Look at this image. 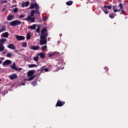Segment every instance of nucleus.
Wrapping results in <instances>:
<instances>
[{
  "instance_id": "42",
  "label": "nucleus",
  "mask_w": 128,
  "mask_h": 128,
  "mask_svg": "<svg viewBox=\"0 0 128 128\" xmlns=\"http://www.w3.org/2000/svg\"><path fill=\"white\" fill-rule=\"evenodd\" d=\"M48 20V17H43V22H46Z\"/></svg>"
},
{
  "instance_id": "48",
  "label": "nucleus",
  "mask_w": 128,
  "mask_h": 128,
  "mask_svg": "<svg viewBox=\"0 0 128 128\" xmlns=\"http://www.w3.org/2000/svg\"><path fill=\"white\" fill-rule=\"evenodd\" d=\"M4 10H6V8H3L2 9V11L4 12Z\"/></svg>"
},
{
  "instance_id": "1",
  "label": "nucleus",
  "mask_w": 128,
  "mask_h": 128,
  "mask_svg": "<svg viewBox=\"0 0 128 128\" xmlns=\"http://www.w3.org/2000/svg\"><path fill=\"white\" fill-rule=\"evenodd\" d=\"M48 36V28L44 27L41 30V35L40 36V46L46 44V37Z\"/></svg>"
},
{
  "instance_id": "54",
  "label": "nucleus",
  "mask_w": 128,
  "mask_h": 128,
  "mask_svg": "<svg viewBox=\"0 0 128 128\" xmlns=\"http://www.w3.org/2000/svg\"><path fill=\"white\" fill-rule=\"evenodd\" d=\"M60 36H62V34H60Z\"/></svg>"
},
{
  "instance_id": "14",
  "label": "nucleus",
  "mask_w": 128,
  "mask_h": 128,
  "mask_svg": "<svg viewBox=\"0 0 128 128\" xmlns=\"http://www.w3.org/2000/svg\"><path fill=\"white\" fill-rule=\"evenodd\" d=\"M6 42V38H2L0 40V44L2 46H4V44Z\"/></svg>"
},
{
  "instance_id": "51",
  "label": "nucleus",
  "mask_w": 128,
  "mask_h": 128,
  "mask_svg": "<svg viewBox=\"0 0 128 128\" xmlns=\"http://www.w3.org/2000/svg\"><path fill=\"white\" fill-rule=\"evenodd\" d=\"M22 86H26V84H24V83H22Z\"/></svg>"
},
{
  "instance_id": "30",
  "label": "nucleus",
  "mask_w": 128,
  "mask_h": 128,
  "mask_svg": "<svg viewBox=\"0 0 128 128\" xmlns=\"http://www.w3.org/2000/svg\"><path fill=\"white\" fill-rule=\"evenodd\" d=\"M22 46L23 48H26V46H28V44H26V42H24L22 44Z\"/></svg>"
},
{
  "instance_id": "50",
  "label": "nucleus",
  "mask_w": 128,
  "mask_h": 128,
  "mask_svg": "<svg viewBox=\"0 0 128 128\" xmlns=\"http://www.w3.org/2000/svg\"><path fill=\"white\" fill-rule=\"evenodd\" d=\"M58 44H60V41H58Z\"/></svg>"
},
{
  "instance_id": "18",
  "label": "nucleus",
  "mask_w": 128,
  "mask_h": 128,
  "mask_svg": "<svg viewBox=\"0 0 128 128\" xmlns=\"http://www.w3.org/2000/svg\"><path fill=\"white\" fill-rule=\"evenodd\" d=\"M6 26H3L2 28L0 30V32H6Z\"/></svg>"
},
{
  "instance_id": "13",
  "label": "nucleus",
  "mask_w": 128,
  "mask_h": 128,
  "mask_svg": "<svg viewBox=\"0 0 128 128\" xmlns=\"http://www.w3.org/2000/svg\"><path fill=\"white\" fill-rule=\"evenodd\" d=\"M36 76H30V78L26 80V79H24V80H34V78H36Z\"/></svg>"
},
{
  "instance_id": "23",
  "label": "nucleus",
  "mask_w": 128,
  "mask_h": 128,
  "mask_svg": "<svg viewBox=\"0 0 128 128\" xmlns=\"http://www.w3.org/2000/svg\"><path fill=\"white\" fill-rule=\"evenodd\" d=\"M4 45L0 44V52H4Z\"/></svg>"
},
{
  "instance_id": "9",
  "label": "nucleus",
  "mask_w": 128,
  "mask_h": 128,
  "mask_svg": "<svg viewBox=\"0 0 128 128\" xmlns=\"http://www.w3.org/2000/svg\"><path fill=\"white\" fill-rule=\"evenodd\" d=\"M118 8V6H112V10L114 12H120V10L117 9Z\"/></svg>"
},
{
  "instance_id": "46",
  "label": "nucleus",
  "mask_w": 128,
  "mask_h": 128,
  "mask_svg": "<svg viewBox=\"0 0 128 128\" xmlns=\"http://www.w3.org/2000/svg\"><path fill=\"white\" fill-rule=\"evenodd\" d=\"M44 70L46 72H48V68H44Z\"/></svg>"
},
{
  "instance_id": "43",
  "label": "nucleus",
  "mask_w": 128,
  "mask_h": 128,
  "mask_svg": "<svg viewBox=\"0 0 128 128\" xmlns=\"http://www.w3.org/2000/svg\"><path fill=\"white\" fill-rule=\"evenodd\" d=\"M124 14V10L122 9L121 10V12H120V14Z\"/></svg>"
},
{
  "instance_id": "37",
  "label": "nucleus",
  "mask_w": 128,
  "mask_h": 128,
  "mask_svg": "<svg viewBox=\"0 0 128 128\" xmlns=\"http://www.w3.org/2000/svg\"><path fill=\"white\" fill-rule=\"evenodd\" d=\"M45 67H46V66L41 67L40 68V69L39 70L40 72H42L43 70H44Z\"/></svg>"
},
{
  "instance_id": "15",
  "label": "nucleus",
  "mask_w": 128,
  "mask_h": 128,
  "mask_svg": "<svg viewBox=\"0 0 128 128\" xmlns=\"http://www.w3.org/2000/svg\"><path fill=\"white\" fill-rule=\"evenodd\" d=\"M37 56H40V58H44V56H46V55H44V54L42 52H40L38 54H37Z\"/></svg>"
},
{
  "instance_id": "21",
  "label": "nucleus",
  "mask_w": 128,
  "mask_h": 128,
  "mask_svg": "<svg viewBox=\"0 0 128 128\" xmlns=\"http://www.w3.org/2000/svg\"><path fill=\"white\" fill-rule=\"evenodd\" d=\"M32 16H30V15L28 16H27L25 20H26L27 22H30L32 20Z\"/></svg>"
},
{
  "instance_id": "47",
  "label": "nucleus",
  "mask_w": 128,
  "mask_h": 128,
  "mask_svg": "<svg viewBox=\"0 0 128 128\" xmlns=\"http://www.w3.org/2000/svg\"><path fill=\"white\" fill-rule=\"evenodd\" d=\"M22 6V8H24V6H26V4L24 2H23Z\"/></svg>"
},
{
  "instance_id": "45",
  "label": "nucleus",
  "mask_w": 128,
  "mask_h": 128,
  "mask_svg": "<svg viewBox=\"0 0 128 128\" xmlns=\"http://www.w3.org/2000/svg\"><path fill=\"white\" fill-rule=\"evenodd\" d=\"M22 70V68H16V69H15V70Z\"/></svg>"
},
{
  "instance_id": "27",
  "label": "nucleus",
  "mask_w": 128,
  "mask_h": 128,
  "mask_svg": "<svg viewBox=\"0 0 128 128\" xmlns=\"http://www.w3.org/2000/svg\"><path fill=\"white\" fill-rule=\"evenodd\" d=\"M36 66H37L36 64H30L28 65V68H36Z\"/></svg>"
},
{
  "instance_id": "34",
  "label": "nucleus",
  "mask_w": 128,
  "mask_h": 128,
  "mask_svg": "<svg viewBox=\"0 0 128 128\" xmlns=\"http://www.w3.org/2000/svg\"><path fill=\"white\" fill-rule=\"evenodd\" d=\"M31 84H32V86H36V84H37L36 82L32 81L31 83Z\"/></svg>"
},
{
  "instance_id": "20",
  "label": "nucleus",
  "mask_w": 128,
  "mask_h": 128,
  "mask_svg": "<svg viewBox=\"0 0 128 128\" xmlns=\"http://www.w3.org/2000/svg\"><path fill=\"white\" fill-rule=\"evenodd\" d=\"M34 14H36V10H32L30 14V16H34Z\"/></svg>"
},
{
  "instance_id": "31",
  "label": "nucleus",
  "mask_w": 128,
  "mask_h": 128,
  "mask_svg": "<svg viewBox=\"0 0 128 128\" xmlns=\"http://www.w3.org/2000/svg\"><path fill=\"white\" fill-rule=\"evenodd\" d=\"M11 56H12V52H9L6 55L7 58H11Z\"/></svg>"
},
{
  "instance_id": "24",
  "label": "nucleus",
  "mask_w": 128,
  "mask_h": 128,
  "mask_svg": "<svg viewBox=\"0 0 128 128\" xmlns=\"http://www.w3.org/2000/svg\"><path fill=\"white\" fill-rule=\"evenodd\" d=\"M114 16H116V15L114 13H111L109 14V17L110 18H114Z\"/></svg>"
},
{
  "instance_id": "25",
  "label": "nucleus",
  "mask_w": 128,
  "mask_h": 128,
  "mask_svg": "<svg viewBox=\"0 0 128 128\" xmlns=\"http://www.w3.org/2000/svg\"><path fill=\"white\" fill-rule=\"evenodd\" d=\"M74 2H72V1H68V2H66V6H72V4Z\"/></svg>"
},
{
  "instance_id": "6",
  "label": "nucleus",
  "mask_w": 128,
  "mask_h": 128,
  "mask_svg": "<svg viewBox=\"0 0 128 128\" xmlns=\"http://www.w3.org/2000/svg\"><path fill=\"white\" fill-rule=\"evenodd\" d=\"M9 78H10V80H16V78H18V74H13L11 75H10L8 76Z\"/></svg>"
},
{
  "instance_id": "10",
  "label": "nucleus",
  "mask_w": 128,
  "mask_h": 128,
  "mask_svg": "<svg viewBox=\"0 0 128 128\" xmlns=\"http://www.w3.org/2000/svg\"><path fill=\"white\" fill-rule=\"evenodd\" d=\"M30 48V50H38L40 48V46H31Z\"/></svg>"
},
{
  "instance_id": "7",
  "label": "nucleus",
  "mask_w": 128,
  "mask_h": 128,
  "mask_svg": "<svg viewBox=\"0 0 128 128\" xmlns=\"http://www.w3.org/2000/svg\"><path fill=\"white\" fill-rule=\"evenodd\" d=\"M15 36L17 40H24L26 38L24 36H22L16 35Z\"/></svg>"
},
{
  "instance_id": "8",
  "label": "nucleus",
  "mask_w": 128,
  "mask_h": 128,
  "mask_svg": "<svg viewBox=\"0 0 128 128\" xmlns=\"http://www.w3.org/2000/svg\"><path fill=\"white\" fill-rule=\"evenodd\" d=\"M12 64V61L10 60H6L2 64V66H8Z\"/></svg>"
},
{
  "instance_id": "17",
  "label": "nucleus",
  "mask_w": 128,
  "mask_h": 128,
  "mask_svg": "<svg viewBox=\"0 0 128 128\" xmlns=\"http://www.w3.org/2000/svg\"><path fill=\"white\" fill-rule=\"evenodd\" d=\"M36 24H34L32 26H31L29 27V28L30 30H36Z\"/></svg>"
},
{
  "instance_id": "38",
  "label": "nucleus",
  "mask_w": 128,
  "mask_h": 128,
  "mask_svg": "<svg viewBox=\"0 0 128 128\" xmlns=\"http://www.w3.org/2000/svg\"><path fill=\"white\" fill-rule=\"evenodd\" d=\"M34 20H36V18L34 17L31 18L30 22H35Z\"/></svg>"
},
{
  "instance_id": "28",
  "label": "nucleus",
  "mask_w": 128,
  "mask_h": 128,
  "mask_svg": "<svg viewBox=\"0 0 128 128\" xmlns=\"http://www.w3.org/2000/svg\"><path fill=\"white\" fill-rule=\"evenodd\" d=\"M118 6L120 8V9H119V10H122V8H124V5L122 4V3H120Z\"/></svg>"
},
{
  "instance_id": "2",
  "label": "nucleus",
  "mask_w": 128,
  "mask_h": 128,
  "mask_svg": "<svg viewBox=\"0 0 128 128\" xmlns=\"http://www.w3.org/2000/svg\"><path fill=\"white\" fill-rule=\"evenodd\" d=\"M22 24V22L18 20H14L10 22V26H18Z\"/></svg>"
},
{
  "instance_id": "44",
  "label": "nucleus",
  "mask_w": 128,
  "mask_h": 128,
  "mask_svg": "<svg viewBox=\"0 0 128 128\" xmlns=\"http://www.w3.org/2000/svg\"><path fill=\"white\" fill-rule=\"evenodd\" d=\"M24 18V14H21L19 16V18Z\"/></svg>"
},
{
  "instance_id": "19",
  "label": "nucleus",
  "mask_w": 128,
  "mask_h": 128,
  "mask_svg": "<svg viewBox=\"0 0 128 128\" xmlns=\"http://www.w3.org/2000/svg\"><path fill=\"white\" fill-rule=\"evenodd\" d=\"M12 70H16V62H14L12 66H10Z\"/></svg>"
},
{
  "instance_id": "53",
  "label": "nucleus",
  "mask_w": 128,
  "mask_h": 128,
  "mask_svg": "<svg viewBox=\"0 0 128 128\" xmlns=\"http://www.w3.org/2000/svg\"><path fill=\"white\" fill-rule=\"evenodd\" d=\"M18 50H15L16 52H18Z\"/></svg>"
},
{
  "instance_id": "40",
  "label": "nucleus",
  "mask_w": 128,
  "mask_h": 128,
  "mask_svg": "<svg viewBox=\"0 0 128 128\" xmlns=\"http://www.w3.org/2000/svg\"><path fill=\"white\" fill-rule=\"evenodd\" d=\"M54 54H56L55 53L49 54L48 56H49V58H52V56H54Z\"/></svg>"
},
{
  "instance_id": "49",
  "label": "nucleus",
  "mask_w": 128,
  "mask_h": 128,
  "mask_svg": "<svg viewBox=\"0 0 128 128\" xmlns=\"http://www.w3.org/2000/svg\"><path fill=\"white\" fill-rule=\"evenodd\" d=\"M2 64V60H0V64Z\"/></svg>"
},
{
  "instance_id": "16",
  "label": "nucleus",
  "mask_w": 128,
  "mask_h": 128,
  "mask_svg": "<svg viewBox=\"0 0 128 128\" xmlns=\"http://www.w3.org/2000/svg\"><path fill=\"white\" fill-rule=\"evenodd\" d=\"M14 16L12 15H8L7 17V20H12L14 18Z\"/></svg>"
},
{
  "instance_id": "39",
  "label": "nucleus",
  "mask_w": 128,
  "mask_h": 128,
  "mask_svg": "<svg viewBox=\"0 0 128 128\" xmlns=\"http://www.w3.org/2000/svg\"><path fill=\"white\" fill-rule=\"evenodd\" d=\"M24 3H25V6H26V7L28 6V4H30V2L27 1Z\"/></svg>"
},
{
  "instance_id": "33",
  "label": "nucleus",
  "mask_w": 128,
  "mask_h": 128,
  "mask_svg": "<svg viewBox=\"0 0 128 128\" xmlns=\"http://www.w3.org/2000/svg\"><path fill=\"white\" fill-rule=\"evenodd\" d=\"M30 38H31V36L30 35V33H28L27 36H26V40H30Z\"/></svg>"
},
{
  "instance_id": "3",
  "label": "nucleus",
  "mask_w": 128,
  "mask_h": 128,
  "mask_svg": "<svg viewBox=\"0 0 128 128\" xmlns=\"http://www.w3.org/2000/svg\"><path fill=\"white\" fill-rule=\"evenodd\" d=\"M112 5H108V6H104L103 8V11L106 14H108V10H112Z\"/></svg>"
},
{
  "instance_id": "56",
  "label": "nucleus",
  "mask_w": 128,
  "mask_h": 128,
  "mask_svg": "<svg viewBox=\"0 0 128 128\" xmlns=\"http://www.w3.org/2000/svg\"><path fill=\"white\" fill-rule=\"evenodd\" d=\"M0 80H1V79H0Z\"/></svg>"
},
{
  "instance_id": "52",
  "label": "nucleus",
  "mask_w": 128,
  "mask_h": 128,
  "mask_svg": "<svg viewBox=\"0 0 128 128\" xmlns=\"http://www.w3.org/2000/svg\"><path fill=\"white\" fill-rule=\"evenodd\" d=\"M2 54H6V52H3Z\"/></svg>"
},
{
  "instance_id": "22",
  "label": "nucleus",
  "mask_w": 128,
  "mask_h": 128,
  "mask_svg": "<svg viewBox=\"0 0 128 128\" xmlns=\"http://www.w3.org/2000/svg\"><path fill=\"white\" fill-rule=\"evenodd\" d=\"M8 32H5L3 34L4 38H8Z\"/></svg>"
},
{
  "instance_id": "29",
  "label": "nucleus",
  "mask_w": 128,
  "mask_h": 128,
  "mask_svg": "<svg viewBox=\"0 0 128 128\" xmlns=\"http://www.w3.org/2000/svg\"><path fill=\"white\" fill-rule=\"evenodd\" d=\"M40 27L38 25V28L36 29V32L38 34H40Z\"/></svg>"
},
{
  "instance_id": "26",
  "label": "nucleus",
  "mask_w": 128,
  "mask_h": 128,
  "mask_svg": "<svg viewBox=\"0 0 128 128\" xmlns=\"http://www.w3.org/2000/svg\"><path fill=\"white\" fill-rule=\"evenodd\" d=\"M33 60H34V62H38V56L34 57Z\"/></svg>"
},
{
  "instance_id": "12",
  "label": "nucleus",
  "mask_w": 128,
  "mask_h": 128,
  "mask_svg": "<svg viewBox=\"0 0 128 128\" xmlns=\"http://www.w3.org/2000/svg\"><path fill=\"white\" fill-rule=\"evenodd\" d=\"M7 47L8 48H10V50H16V46L12 44H10L8 46H7Z\"/></svg>"
},
{
  "instance_id": "5",
  "label": "nucleus",
  "mask_w": 128,
  "mask_h": 128,
  "mask_svg": "<svg viewBox=\"0 0 128 128\" xmlns=\"http://www.w3.org/2000/svg\"><path fill=\"white\" fill-rule=\"evenodd\" d=\"M40 6H38V4H36V2L35 3H32L30 4V10H34V8H38Z\"/></svg>"
},
{
  "instance_id": "35",
  "label": "nucleus",
  "mask_w": 128,
  "mask_h": 128,
  "mask_svg": "<svg viewBox=\"0 0 128 128\" xmlns=\"http://www.w3.org/2000/svg\"><path fill=\"white\" fill-rule=\"evenodd\" d=\"M46 48H47V46H46V45L43 46L42 47V52H44V50H46Z\"/></svg>"
},
{
  "instance_id": "11",
  "label": "nucleus",
  "mask_w": 128,
  "mask_h": 128,
  "mask_svg": "<svg viewBox=\"0 0 128 128\" xmlns=\"http://www.w3.org/2000/svg\"><path fill=\"white\" fill-rule=\"evenodd\" d=\"M34 70H30L27 74V76L28 77L32 76H34Z\"/></svg>"
},
{
  "instance_id": "41",
  "label": "nucleus",
  "mask_w": 128,
  "mask_h": 128,
  "mask_svg": "<svg viewBox=\"0 0 128 128\" xmlns=\"http://www.w3.org/2000/svg\"><path fill=\"white\" fill-rule=\"evenodd\" d=\"M2 4H6L8 2V1L6 0H2L1 1Z\"/></svg>"
},
{
  "instance_id": "32",
  "label": "nucleus",
  "mask_w": 128,
  "mask_h": 128,
  "mask_svg": "<svg viewBox=\"0 0 128 128\" xmlns=\"http://www.w3.org/2000/svg\"><path fill=\"white\" fill-rule=\"evenodd\" d=\"M18 12V8H15L13 10V12H14V14H16V12Z\"/></svg>"
},
{
  "instance_id": "55",
  "label": "nucleus",
  "mask_w": 128,
  "mask_h": 128,
  "mask_svg": "<svg viewBox=\"0 0 128 128\" xmlns=\"http://www.w3.org/2000/svg\"><path fill=\"white\" fill-rule=\"evenodd\" d=\"M107 70H108V68H106Z\"/></svg>"
},
{
  "instance_id": "4",
  "label": "nucleus",
  "mask_w": 128,
  "mask_h": 128,
  "mask_svg": "<svg viewBox=\"0 0 128 128\" xmlns=\"http://www.w3.org/2000/svg\"><path fill=\"white\" fill-rule=\"evenodd\" d=\"M66 104V102L64 101H62L60 100H58L56 106H63Z\"/></svg>"
},
{
  "instance_id": "36",
  "label": "nucleus",
  "mask_w": 128,
  "mask_h": 128,
  "mask_svg": "<svg viewBox=\"0 0 128 128\" xmlns=\"http://www.w3.org/2000/svg\"><path fill=\"white\" fill-rule=\"evenodd\" d=\"M36 10H35V14H39V12H39L38 10H40V6L38 7V8H37Z\"/></svg>"
}]
</instances>
